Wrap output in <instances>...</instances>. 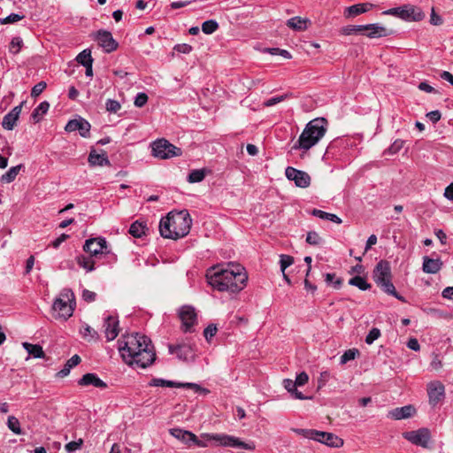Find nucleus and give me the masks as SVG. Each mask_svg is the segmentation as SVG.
<instances>
[{
  "mask_svg": "<svg viewBox=\"0 0 453 453\" xmlns=\"http://www.w3.org/2000/svg\"><path fill=\"white\" fill-rule=\"evenodd\" d=\"M119 351L128 365H136L141 368H147L156 359L154 346L150 338L134 333L124 335L118 341Z\"/></svg>",
  "mask_w": 453,
  "mask_h": 453,
  "instance_id": "1",
  "label": "nucleus"
},
{
  "mask_svg": "<svg viewBox=\"0 0 453 453\" xmlns=\"http://www.w3.org/2000/svg\"><path fill=\"white\" fill-rule=\"evenodd\" d=\"M206 279L214 289L238 293L244 288L248 280L245 269L241 265L229 264L226 268L212 266L206 273Z\"/></svg>",
  "mask_w": 453,
  "mask_h": 453,
  "instance_id": "2",
  "label": "nucleus"
},
{
  "mask_svg": "<svg viewBox=\"0 0 453 453\" xmlns=\"http://www.w3.org/2000/svg\"><path fill=\"white\" fill-rule=\"evenodd\" d=\"M191 225L192 219L187 211L170 212L161 219L159 232L164 238L177 240L189 233Z\"/></svg>",
  "mask_w": 453,
  "mask_h": 453,
  "instance_id": "3",
  "label": "nucleus"
},
{
  "mask_svg": "<svg viewBox=\"0 0 453 453\" xmlns=\"http://www.w3.org/2000/svg\"><path fill=\"white\" fill-rule=\"evenodd\" d=\"M327 121L324 118H316L305 126L297 142L294 144V150H309L316 145L326 132Z\"/></svg>",
  "mask_w": 453,
  "mask_h": 453,
  "instance_id": "4",
  "label": "nucleus"
},
{
  "mask_svg": "<svg viewBox=\"0 0 453 453\" xmlns=\"http://www.w3.org/2000/svg\"><path fill=\"white\" fill-rule=\"evenodd\" d=\"M373 280L378 286L387 294L395 296L396 299L404 302L391 281V267L388 261L380 260L375 266L372 274Z\"/></svg>",
  "mask_w": 453,
  "mask_h": 453,
  "instance_id": "5",
  "label": "nucleus"
},
{
  "mask_svg": "<svg viewBox=\"0 0 453 453\" xmlns=\"http://www.w3.org/2000/svg\"><path fill=\"white\" fill-rule=\"evenodd\" d=\"M75 298L73 292L69 288H64L53 303V316L58 319H68L73 313Z\"/></svg>",
  "mask_w": 453,
  "mask_h": 453,
  "instance_id": "6",
  "label": "nucleus"
},
{
  "mask_svg": "<svg viewBox=\"0 0 453 453\" xmlns=\"http://www.w3.org/2000/svg\"><path fill=\"white\" fill-rule=\"evenodd\" d=\"M201 437L207 438V440H211V441L216 446L238 448V449H244L247 450H254L256 448L255 443L253 441L245 442V441H242L238 437L226 434L204 433V434H201Z\"/></svg>",
  "mask_w": 453,
  "mask_h": 453,
  "instance_id": "7",
  "label": "nucleus"
},
{
  "mask_svg": "<svg viewBox=\"0 0 453 453\" xmlns=\"http://www.w3.org/2000/svg\"><path fill=\"white\" fill-rule=\"evenodd\" d=\"M297 434L305 438L321 442L333 448H341L343 446V440L333 433L322 432L314 429H294Z\"/></svg>",
  "mask_w": 453,
  "mask_h": 453,
  "instance_id": "8",
  "label": "nucleus"
},
{
  "mask_svg": "<svg viewBox=\"0 0 453 453\" xmlns=\"http://www.w3.org/2000/svg\"><path fill=\"white\" fill-rule=\"evenodd\" d=\"M382 13L384 15L397 17L405 21H420L425 18V14L420 8L411 4L394 7L384 11Z\"/></svg>",
  "mask_w": 453,
  "mask_h": 453,
  "instance_id": "9",
  "label": "nucleus"
},
{
  "mask_svg": "<svg viewBox=\"0 0 453 453\" xmlns=\"http://www.w3.org/2000/svg\"><path fill=\"white\" fill-rule=\"evenodd\" d=\"M152 155L160 159H168L179 157L182 154L180 148H178L165 139H158L152 143Z\"/></svg>",
  "mask_w": 453,
  "mask_h": 453,
  "instance_id": "10",
  "label": "nucleus"
},
{
  "mask_svg": "<svg viewBox=\"0 0 453 453\" xmlns=\"http://www.w3.org/2000/svg\"><path fill=\"white\" fill-rule=\"evenodd\" d=\"M178 316L181 321V329L184 333H191L197 323L196 310L191 305H183L179 309Z\"/></svg>",
  "mask_w": 453,
  "mask_h": 453,
  "instance_id": "11",
  "label": "nucleus"
},
{
  "mask_svg": "<svg viewBox=\"0 0 453 453\" xmlns=\"http://www.w3.org/2000/svg\"><path fill=\"white\" fill-rule=\"evenodd\" d=\"M403 437L416 446L426 449L429 447L431 433L427 428H419L403 433Z\"/></svg>",
  "mask_w": 453,
  "mask_h": 453,
  "instance_id": "12",
  "label": "nucleus"
},
{
  "mask_svg": "<svg viewBox=\"0 0 453 453\" xmlns=\"http://www.w3.org/2000/svg\"><path fill=\"white\" fill-rule=\"evenodd\" d=\"M168 349L170 354L176 355V357L181 361L194 362L196 359V351L189 344H169Z\"/></svg>",
  "mask_w": 453,
  "mask_h": 453,
  "instance_id": "13",
  "label": "nucleus"
},
{
  "mask_svg": "<svg viewBox=\"0 0 453 453\" xmlns=\"http://www.w3.org/2000/svg\"><path fill=\"white\" fill-rule=\"evenodd\" d=\"M83 250L90 256L96 257L106 252L107 242L104 237L90 238L85 242Z\"/></svg>",
  "mask_w": 453,
  "mask_h": 453,
  "instance_id": "14",
  "label": "nucleus"
},
{
  "mask_svg": "<svg viewBox=\"0 0 453 453\" xmlns=\"http://www.w3.org/2000/svg\"><path fill=\"white\" fill-rule=\"evenodd\" d=\"M427 395L429 398V404L435 407L445 397V387L438 380L431 381L427 385Z\"/></svg>",
  "mask_w": 453,
  "mask_h": 453,
  "instance_id": "15",
  "label": "nucleus"
},
{
  "mask_svg": "<svg viewBox=\"0 0 453 453\" xmlns=\"http://www.w3.org/2000/svg\"><path fill=\"white\" fill-rule=\"evenodd\" d=\"M285 174L289 180H293L299 188H307L311 184L310 175L303 171L288 166L286 168Z\"/></svg>",
  "mask_w": 453,
  "mask_h": 453,
  "instance_id": "16",
  "label": "nucleus"
},
{
  "mask_svg": "<svg viewBox=\"0 0 453 453\" xmlns=\"http://www.w3.org/2000/svg\"><path fill=\"white\" fill-rule=\"evenodd\" d=\"M96 39L98 42V44L107 53L114 51L119 46L117 41L112 37L111 33L106 30L97 31Z\"/></svg>",
  "mask_w": 453,
  "mask_h": 453,
  "instance_id": "17",
  "label": "nucleus"
},
{
  "mask_svg": "<svg viewBox=\"0 0 453 453\" xmlns=\"http://www.w3.org/2000/svg\"><path fill=\"white\" fill-rule=\"evenodd\" d=\"M90 124L85 119L79 117L67 122L65 129L66 132L79 131L82 137H88L90 131Z\"/></svg>",
  "mask_w": 453,
  "mask_h": 453,
  "instance_id": "18",
  "label": "nucleus"
},
{
  "mask_svg": "<svg viewBox=\"0 0 453 453\" xmlns=\"http://www.w3.org/2000/svg\"><path fill=\"white\" fill-rule=\"evenodd\" d=\"M150 386L152 387H167V388H194L196 392L203 391L208 392V390L202 388L199 385L196 383H179L173 380H167L164 379H153L150 382Z\"/></svg>",
  "mask_w": 453,
  "mask_h": 453,
  "instance_id": "19",
  "label": "nucleus"
},
{
  "mask_svg": "<svg viewBox=\"0 0 453 453\" xmlns=\"http://www.w3.org/2000/svg\"><path fill=\"white\" fill-rule=\"evenodd\" d=\"M104 334L107 341L114 340L119 334V320L117 317L108 316L104 319Z\"/></svg>",
  "mask_w": 453,
  "mask_h": 453,
  "instance_id": "20",
  "label": "nucleus"
},
{
  "mask_svg": "<svg viewBox=\"0 0 453 453\" xmlns=\"http://www.w3.org/2000/svg\"><path fill=\"white\" fill-rule=\"evenodd\" d=\"M415 413L416 409L414 408V406L409 404L391 410L388 412V417L395 420H401L411 418Z\"/></svg>",
  "mask_w": 453,
  "mask_h": 453,
  "instance_id": "21",
  "label": "nucleus"
},
{
  "mask_svg": "<svg viewBox=\"0 0 453 453\" xmlns=\"http://www.w3.org/2000/svg\"><path fill=\"white\" fill-rule=\"evenodd\" d=\"M79 386H93L97 388H106L107 384L102 380L96 373L88 372L84 374L79 380Z\"/></svg>",
  "mask_w": 453,
  "mask_h": 453,
  "instance_id": "22",
  "label": "nucleus"
},
{
  "mask_svg": "<svg viewBox=\"0 0 453 453\" xmlns=\"http://www.w3.org/2000/svg\"><path fill=\"white\" fill-rule=\"evenodd\" d=\"M169 434L177 440L183 442L188 448L193 445V441L196 438V434L194 433L180 428H171L169 430Z\"/></svg>",
  "mask_w": 453,
  "mask_h": 453,
  "instance_id": "23",
  "label": "nucleus"
},
{
  "mask_svg": "<svg viewBox=\"0 0 453 453\" xmlns=\"http://www.w3.org/2000/svg\"><path fill=\"white\" fill-rule=\"evenodd\" d=\"M22 104L15 106L10 112H8L3 119L2 126L6 130H12L19 119L21 112Z\"/></svg>",
  "mask_w": 453,
  "mask_h": 453,
  "instance_id": "24",
  "label": "nucleus"
},
{
  "mask_svg": "<svg viewBox=\"0 0 453 453\" xmlns=\"http://www.w3.org/2000/svg\"><path fill=\"white\" fill-rule=\"evenodd\" d=\"M442 266V262L440 258H430L429 257H423L422 270L426 273L434 274L437 273Z\"/></svg>",
  "mask_w": 453,
  "mask_h": 453,
  "instance_id": "25",
  "label": "nucleus"
},
{
  "mask_svg": "<svg viewBox=\"0 0 453 453\" xmlns=\"http://www.w3.org/2000/svg\"><path fill=\"white\" fill-rule=\"evenodd\" d=\"M88 161L91 166H103L110 165V161L106 153L104 151L101 154L96 153L95 150L89 152Z\"/></svg>",
  "mask_w": 453,
  "mask_h": 453,
  "instance_id": "26",
  "label": "nucleus"
},
{
  "mask_svg": "<svg viewBox=\"0 0 453 453\" xmlns=\"http://www.w3.org/2000/svg\"><path fill=\"white\" fill-rule=\"evenodd\" d=\"M311 24L309 19L299 16L293 17L287 20V26L296 31H305Z\"/></svg>",
  "mask_w": 453,
  "mask_h": 453,
  "instance_id": "27",
  "label": "nucleus"
},
{
  "mask_svg": "<svg viewBox=\"0 0 453 453\" xmlns=\"http://www.w3.org/2000/svg\"><path fill=\"white\" fill-rule=\"evenodd\" d=\"M372 6L370 3L354 4L346 9L345 15L347 17H355L368 12Z\"/></svg>",
  "mask_w": 453,
  "mask_h": 453,
  "instance_id": "28",
  "label": "nucleus"
},
{
  "mask_svg": "<svg viewBox=\"0 0 453 453\" xmlns=\"http://www.w3.org/2000/svg\"><path fill=\"white\" fill-rule=\"evenodd\" d=\"M283 386L285 389L291 394V396L295 399L298 400H304V399H310L311 397L305 396L302 392L297 390V385L296 384L295 380H292L290 379H285L283 380Z\"/></svg>",
  "mask_w": 453,
  "mask_h": 453,
  "instance_id": "29",
  "label": "nucleus"
},
{
  "mask_svg": "<svg viewBox=\"0 0 453 453\" xmlns=\"http://www.w3.org/2000/svg\"><path fill=\"white\" fill-rule=\"evenodd\" d=\"M365 27L364 31H367L366 35L370 38H378L387 35V29L377 23L365 25Z\"/></svg>",
  "mask_w": 453,
  "mask_h": 453,
  "instance_id": "30",
  "label": "nucleus"
},
{
  "mask_svg": "<svg viewBox=\"0 0 453 453\" xmlns=\"http://www.w3.org/2000/svg\"><path fill=\"white\" fill-rule=\"evenodd\" d=\"M147 231H149V228L144 221L136 220L129 227V234L135 238L142 237Z\"/></svg>",
  "mask_w": 453,
  "mask_h": 453,
  "instance_id": "31",
  "label": "nucleus"
},
{
  "mask_svg": "<svg viewBox=\"0 0 453 453\" xmlns=\"http://www.w3.org/2000/svg\"><path fill=\"white\" fill-rule=\"evenodd\" d=\"M81 363V357L79 355H73L70 359H68L64 365L63 369H61L58 372V376L60 378H64L70 373V371L74 366L78 365Z\"/></svg>",
  "mask_w": 453,
  "mask_h": 453,
  "instance_id": "32",
  "label": "nucleus"
},
{
  "mask_svg": "<svg viewBox=\"0 0 453 453\" xmlns=\"http://www.w3.org/2000/svg\"><path fill=\"white\" fill-rule=\"evenodd\" d=\"M23 348L27 351L28 355L35 358L44 357V351L42 347L39 344H32L29 342H23Z\"/></svg>",
  "mask_w": 453,
  "mask_h": 453,
  "instance_id": "33",
  "label": "nucleus"
},
{
  "mask_svg": "<svg viewBox=\"0 0 453 453\" xmlns=\"http://www.w3.org/2000/svg\"><path fill=\"white\" fill-rule=\"evenodd\" d=\"M92 256L81 255L76 257L77 264L85 269L88 273L92 272L95 269V260Z\"/></svg>",
  "mask_w": 453,
  "mask_h": 453,
  "instance_id": "34",
  "label": "nucleus"
},
{
  "mask_svg": "<svg viewBox=\"0 0 453 453\" xmlns=\"http://www.w3.org/2000/svg\"><path fill=\"white\" fill-rule=\"evenodd\" d=\"M22 167H23V165H21V164L18 165L16 166L11 167L5 173H4L1 176L0 180L4 183L12 182L16 179L18 174L19 173V171L21 170Z\"/></svg>",
  "mask_w": 453,
  "mask_h": 453,
  "instance_id": "35",
  "label": "nucleus"
},
{
  "mask_svg": "<svg viewBox=\"0 0 453 453\" xmlns=\"http://www.w3.org/2000/svg\"><path fill=\"white\" fill-rule=\"evenodd\" d=\"M50 104L48 102H42L32 112L33 120L37 123L42 119V117L49 111Z\"/></svg>",
  "mask_w": 453,
  "mask_h": 453,
  "instance_id": "36",
  "label": "nucleus"
},
{
  "mask_svg": "<svg viewBox=\"0 0 453 453\" xmlns=\"http://www.w3.org/2000/svg\"><path fill=\"white\" fill-rule=\"evenodd\" d=\"M312 215L316 216V217H318L319 219H322L330 220V221L334 222L336 224H341L342 223V219L336 214L326 212V211H321V210L314 209L312 211Z\"/></svg>",
  "mask_w": 453,
  "mask_h": 453,
  "instance_id": "37",
  "label": "nucleus"
},
{
  "mask_svg": "<svg viewBox=\"0 0 453 453\" xmlns=\"http://www.w3.org/2000/svg\"><path fill=\"white\" fill-rule=\"evenodd\" d=\"M349 284L358 288L360 290L365 291L371 288V284L365 278L357 275L349 280Z\"/></svg>",
  "mask_w": 453,
  "mask_h": 453,
  "instance_id": "38",
  "label": "nucleus"
},
{
  "mask_svg": "<svg viewBox=\"0 0 453 453\" xmlns=\"http://www.w3.org/2000/svg\"><path fill=\"white\" fill-rule=\"evenodd\" d=\"M205 174H206V172L204 169L192 170L189 173L187 180L189 183L201 182L205 178Z\"/></svg>",
  "mask_w": 453,
  "mask_h": 453,
  "instance_id": "39",
  "label": "nucleus"
},
{
  "mask_svg": "<svg viewBox=\"0 0 453 453\" xmlns=\"http://www.w3.org/2000/svg\"><path fill=\"white\" fill-rule=\"evenodd\" d=\"M76 60L83 66L88 64L93 63L91 50L88 49L83 50L81 53L78 54V56L76 57Z\"/></svg>",
  "mask_w": 453,
  "mask_h": 453,
  "instance_id": "40",
  "label": "nucleus"
},
{
  "mask_svg": "<svg viewBox=\"0 0 453 453\" xmlns=\"http://www.w3.org/2000/svg\"><path fill=\"white\" fill-rule=\"evenodd\" d=\"M8 428L15 434H21L22 431L20 428V423L19 419L14 416H9L7 419Z\"/></svg>",
  "mask_w": 453,
  "mask_h": 453,
  "instance_id": "41",
  "label": "nucleus"
},
{
  "mask_svg": "<svg viewBox=\"0 0 453 453\" xmlns=\"http://www.w3.org/2000/svg\"><path fill=\"white\" fill-rule=\"evenodd\" d=\"M80 332L84 339H88V340L98 339L97 332L87 324L83 326V327L81 329Z\"/></svg>",
  "mask_w": 453,
  "mask_h": 453,
  "instance_id": "42",
  "label": "nucleus"
},
{
  "mask_svg": "<svg viewBox=\"0 0 453 453\" xmlns=\"http://www.w3.org/2000/svg\"><path fill=\"white\" fill-rule=\"evenodd\" d=\"M219 28V24L214 19H209L202 24V31L206 35L213 34Z\"/></svg>",
  "mask_w": 453,
  "mask_h": 453,
  "instance_id": "43",
  "label": "nucleus"
},
{
  "mask_svg": "<svg viewBox=\"0 0 453 453\" xmlns=\"http://www.w3.org/2000/svg\"><path fill=\"white\" fill-rule=\"evenodd\" d=\"M364 27H365V25H357V26L349 25V26L343 27L341 30V33L344 35H350L364 32Z\"/></svg>",
  "mask_w": 453,
  "mask_h": 453,
  "instance_id": "44",
  "label": "nucleus"
},
{
  "mask_svg": "<svg viewBox=\"0 0 453 453\" xmlns=\"http://www.w3.org/2000/svg\"><path fill=\"white\" fill-rule=\"evenodd\" d=\"M359 354L357 349H350L346 350L341 357V364H346L347 362L353 360Z\"/></svg>",
  "mask_w": 453,
  "mask_h": 453,
  "instance_id": "45",
  "label": "nucleus"
},
{
  "mask_svg": "<svg viewBox=\"0 0 453 453\" xmlns=\"http://www.w3.org/2000/svg\"><path fill=\"white\" fill-rule=\"evenodd\" d=\"M293 263H294L293 257H291L289 255H284V254L280 256V270L282 273H284L286 271V269L288 266H290Z\"/></svg>",
  "mask_w": 453,
  "mask_h": 453,
  "instance_id": "46",
  "label": "nucleus"
},
{
  "mask_svg": "<svg viewBox=\"0 0 453 453\" xmlns=\"http://www.w3.org/2000/svg\"><path fill=\"white\" fill-rule=\"evenodd\" d=\"M380 336V330L373 327L370 330L365 337V342L369 345L372 344Z\"/></svg>",
  "mask_w": 453,
  "mask_h": 453,
  "instance_id": "47",
  "label": "nucleus"
},
{
  "mask_svg": "<svg viewBox=\"0 0 453 453\" xmlns=\"http://www.w3.org/2000/svg\"><path fill=\"white\" fill-rule=\"evenodd\" d=\"M23 41L20 37L12 38L10 43V51L12 54H18L22 47Z\"/></svg>",
  "mask_w": 453,
  "mask_h": 453,
  "instance_id": "48",
  "label": "nucleus"
},
{
  "mask_svg": "<svg viewBox=\"0 0 453 453\" xmlns=\"http://www.w3.org/2000/svg\"><path fill=\"white\" fill-rule=\"evenodd\" d=\"M82 444H83L82 439H79L78 441H73L68 442L67 444H65V448L67 452L72 453V452L81 449Z\"/></svg>",
  "mask_w": 453,
  "mask_h": 453,
  "instance_id": "49",
  "label": "nucleus"
},
{
  "mask_svg": "<svg viewBox=\"0 0 453 453\" xmlns=\"http://www.w3.org/2000/svg\"><path fill=\"white\" fill-rule=\"evenodd\" d=\"M23 18H24L23 15H19V14H17V13H11L6 18L0 19V24L14 23V22L21 20Z\"/></svg>",
  "mask_w": 453,
  "mask_h": 453,
  "instance_id": "50",
  "label": "nucleus"
},
{
  "mask_svg": "<svg viewBox=\"0 0 453 453\" xmlns=\"http://www.w3.org/2000/svg\"><path fill=\"white\" fill-rule=\"evenodd\" d=\"M106 110L110 112H117L120 108V104L114 99H108L105 104Z\"/></svg>",
  "mask_w": 453,
  "mask_h": 453,
  "instance_id": "51",
  "label": "nucleus"
},
{
  "mask_svg": "<svg viewBox=\"0 0 453 453\" xmlns=\"http://www.w3.org/2000/svg\"><path fill=\"white\" fill-rule=\"evenodd\" d=\"M306 242L311 245H318L321 242V238L316 232L307 234Z\"/></svg>",
  "mask_w": 453,
  "mask_h": 453,
  "instance_id": "52",
  "label": "nucleus"
},
{
  "mask_svg": "<svg viewBox=\"0 0 453 453\" xmlns=\"http://www.w3.org/2000/svg\"><path fill=\"white\" fill-rule=\"evenodd\" d=\"M288 97V95L277 96L264 102V105L266 107H271L275 105L280 102H283Z\"/></svg>",
  "mask_w": 453,
  "mask_h": 453,
  "instance_id": "53",
  "label": "nucleus"
},
{
  "mask_svg": "<svg viewBox=\"0 0 453 453\" xmlns=\"http://www.w3.org/2000/svg\"><path fill=\"white\" fill-rule=\"evenodd\" d=\"M148 102V96L145 93H138L134 98V105L136 107H142Z\"/></svg>",
  "mask_w": 453,
  "mask_h": 453,
  "instance_id": "54",
  "label": "nucleus"
},
{
  "mask_svg": "<svg viewBox=\"0 0 453 453\" xmlns=\"http://www.w3.org/2000/svg\"><path fill=\"white\" fill-rule=\"evenodd\" d=\"M46 88V82L40 81L37 84H35L31 91V96L34 97L38 96Z\"/></svg>",
  "mask_w": 453,
  "mask_h": 453,
  "instance_id": "55",
  "label": "nucleus"
},
{
  "mask_svg": "<svg viewBox=\"0 0 453 453\" xmlns=\"http://www.w3.org/2000/svg\"><path fill=\"white\" fill-rule=\"evenodd\" d=\"M309 380V376L305 372H302L296 375L295 382L297 387L304 386Z\"/></svg>",
  "mask_w": 453,
  "mask_h": 453,
  "instance_id": "56",
  "label": "nucleus"
},
{
  "mask_svg": "<svg viewBox=\"0 0 453 453\" xmlns=\"http://www.w3.org/2000/svg\"><path fill=\"white\" fill-rule=\"evenodd\" d=\"M334 278H335V274L334 273H326V282L328 283V284L333 283L334 287L335 288H339L341 287L342 281L341 279H337V280H334Z\"/></svg>",
  "mask_w": 453,
  "mask_h": 453,
  "instance_id": "57",
  "label": "nucleus"
},
{
  "mask_svg": "<svg viewBox=\"0 0 453 453\" xmlns=\"http://www.w3.org/2000/svg\"><path fill=\"white\" fill-rule=\"evenodd\" d=\"M192 46L187 43L177 44L174 46V50L179 53L188 54L192 51Z\"/></svg>",
  "mask_w": 453,
  "mask_h": 453,
  "instance_id": "58",
  "label": "nucleus"
},
{
  "mask_svg": "<svg viewBox=\"0 0 453 453\" xmlns=\"http://www.w3.org/2000/svg\"><path fill=\"white\" fill-rule=\"evenodd\" d=\"M210 442H212L211 440H207V438H202L201 436L199 438L196 435V438L193 441V445H196V446H198L201 448H206V447L210 446Z\"/></svg>",
  "mask_w": 453,
  "mask_h": 453,
  "instance_id": "59",
  "label": "nucleus"
},
{
  "mask_svg": "<svg viewBox=\"0 0 453 453\" xmlns=\"http://www.w3.org/2000/svg\"><path fill=\"white\" fill-rule=\"evenodd\" d=\"M217 333V327L214 325H209L203 331V335L207 341L213 337Z\"/></svg>",
  "mask_w": 453,
  "mask_h": 453,
  "instance_id": "60",
  "label": "nucleus"
},
{
  "mask_svg": "<svg viewBox=\"0 0 453 453\" xmlns=\"http://www.w3.org/2000/svg\"><path fill=\"white\" fill-rule=\"evenodd\" d=\"M403 146V140H395L392 145L389 147L388 151L390 154H395L397 153Z\"/></svg>",
  "mask_w": 453,
  "mask_h": 453,
  "instance_id": "61",
  "label": "nucleus"
},
{
  "mask_svg": "<svg viewBox=\"0 0 453 453\" xmlns=\"http://www.w3.org/2000/svg\"><path fill=\"white\" fill-rule=\"evenodd\" d=\"M96 294L93 291L84 289L82 291V298L88 303L94 302L96 300Z\"/></svg>",
  "mask_w": 453,
  "mask_h": 453,
  "instance_id": "62",
  "label": "nucleus"
},
{
  "mask_svg": "<svg viewBox=\"0 0 453 453\" xmlns=\"http://www.w3.org/2000/svg\"><path fill=\"white\" fill-rule=\"evenodd\" d=\"M330 372L328 371H324L320 372L319 379V388H321L326 385V383L330 379Z\"/></svg>",
  "mask_w": 453,
  "mask_h": 453,
  "instance_id": "63",
  "label": "nucleus"
},
{
  "mask_svg": "<svg viewBox=\"0 0 453 453\" xmlns=\"http://www.w3.org/2000/svg\"><path fill=\"white\" fill-rule=\"evenodd\" d=\"M444 197L449 201H453V182L450 183L444 190Z\"/></svg>",
  "mask_w": 453,
  "mask_h": 453,
  "instance_id": "64",
  "label": "nucleus"
}]
</instances>
